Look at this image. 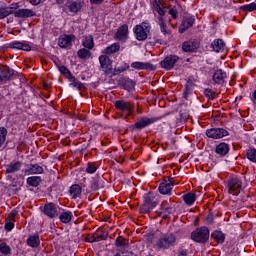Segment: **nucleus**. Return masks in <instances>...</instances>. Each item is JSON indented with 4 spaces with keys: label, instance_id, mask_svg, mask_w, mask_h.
<instances>
[{
    "label": "nucleus",
    "instance_id": "1",
    "mask_svg": "<svg viewBox=\"0 0 256 256\" xmlns=\"http://www.w3.org/2000/svg\"><path fill=\"white\" fill-rule=\"evenodd\" d=\"M152 5L155 11L158 13V16L156 17V23L159 25L161 33H163V35H171V31L167 29V14H165L163 4L157 0H154Z\"/></svg>",
    "mask_w": 256,
    "mask_h": 256
},
{
    "label": "nucleus",
    "instance_id": "2",
    "mask_svg": "<svg viewBox=\"0 0 256 256\" xmlns=\"http://www.w3.org/2000/svg\"><path fill=\"white\" fill-rule=\"evenodd\" d=\"M133 33L137 41H146L148 33H151V24L144 21L133 28Z\"/></svg>",
    "mask_w": 256,
    "mask_h": 256
},
{
    "label": "nucleus",
    "instance_id": "3",
    "mask_svg": "<svg viewBox=\"0 0 256 256\" xmlns=\"http://www.w3.org/2000/svg\"><path fill=\"white\" fill-rule=\"evenodd\" d=\"M176 244L177 236H175L173 233L164 234L156 242L158 249H169V247H175Z\"/></svg>",
    "mask_w": 256,
    "mask_h": 256
},
{
    "label": "nucleus",
    "instance_id": "4",
    "mask_svg": "<svg viewBox=\"0 0 256 256\" xmlns=\"http://www.w3.org/2000/svg\"><path fill=\"white\" fill-rule=\"evenodd\" d=\"M144 203L140 207V213H149L151 209L157 207V198H155V193L148 192L143 196Z\"/></svg>",
    "mask_w": 256,
    "mask_h": 256
},
{
    "label": "nucleus",
    "instance_id": "5",
    "mask_svg": "<svg viewBox=\"0 0 256 256\" xmlns=\"http://www.w3.org/2000/svg\"><path fill=\"white\" fill-rule=\"evenodd\" d=\"M192 241L196 243H207L209 241V228L202 226L191 233Z\"/></svg>",
    "mask_w": 256,
    "mask_h": 256
},
{
    "label": "nucleus",
    "instance_id": "6",
    "mask_svg": "<svg viewBox=\"0 0 256 256\" xmlns=\"http://www.w3.org/2000/svg\"><path fill=\"white\" fill-rule=\"evenodd\" d=\"M115 107L118 109V111H122V113L126 114L123 117V119H129V117H135V114H133V106L126 102L125 100H118L115 102Z\"/></svg>",
    "mask_w": 256,
    "mask_h": 256
},
{
    "label": "nucleus",
    "instance_id": "7",
    "mask_svg": "<svg viewBox=\"0 0 256 256\" xmlns=\"http://www.w3.org/2000/svg\"><path fill=\"white\" fill-rule=\"evenodd\" d=\"M157 121V118H149L146 116L139 117L134 125L132 126V129L135 131H141L145 129V127H149V125H153Z\"/></svg>",
    "mask_w": 256,
    "mask_h": 256
},
{
    "label": "nucleus",
    "instance_id": "8",
    "mask_svg": "<svg viewBox=\"0 0 256 256\" xmlns=\"http://www.w3.org/2000/svg\"><path fill=\"white\" fill-rule=\"evenodd\" d=\"M228 193L237 195L243 189V182L239 178H231L227 182Z\"/></svg>",
    "mask_w": 256,
    "mask_h": 256
},
{
    "label": "nucleus",
    "instance_id": "9",
    "mask_svg": "<svg viewBox=\"0 0 256 256\" xmlns=\"http://www.w3.org/2000/svg\"><path fill=\"white\" fill-rule=\"evenodd\" d=\"M99 63L104 75H111L113 71V61H111V58L107 55H100Z\"/></svg>",
    "mask_w": 256,
    "mask_h": 256
},
{
    "label": "nucleus",
    "instance_id": "10",
    "mask_svg": "<svg viewBox=\"0 0 256 256\" xmlns=\"http://www.w3.org/2000/svg\"><path fill=\"white\" fill-rule=\"evenodd\" d=\"M206 135L210 139H223V137L229 136V131L225 128H211L206 130Z\"/></svg>",
    "mask_w": 256,
    "mask_h": 256
},
{
    "label": "nucleus",
    "instance_id": "11",
    "mask_svg": "<svg viewBox=\"0 0 256 256\" xmlns=\"http://www.w3.org/2000/svg\"><path fill=\"white\" fill-rule=\"evenodd\" d=\"M43 213L49 219H55V217H59V206L53 202L47 203L44 205Z\"/></svg>",
    "mask_w": 256,
    "mask_h": 256
},
{
    "label": "nucleus",
    "instance_id": "12",
    "mask_svg": "<svg viewBox=\"0 0 256 256\" xmlns=\"http://www.w3.org/2000/svg\"><path fill=\"white\" fill-rule=\"evenodd\" d=\"M177 183L173 181V178H169L168 180H164L158 190L161 195H171V191H173V187H175Z\"/></svg>",
    "mask_w": 256,
    "mask_h": 256
},
{
    "label": "nucleus",
    "instance_id": "13",
    "mask_svg": "<svg viewBox=\"0 0 256 256\" xmlns=\"http://www.w3.org/2000/svg\"><path fill=\"white\" fill-rule=\"evenodd\" d=\"M179 61V56L177 55H169L166 56L162 62H160V65L162 69H166V71H171L175 67V64Z\"/></svg>",
    "mask_w": 256,
    "mask_h": 256
},
{
    "label": "nucleus",
    "instance_id": "14",
    "mask_svg": "<svg viewBox=\"0 0 256 256\" xmlns=\"http://www.w3.org/2000/svg\"><path fill=\"white\" fill-rule=\"evenodd\" d=\"M193 25H195V16L190 14L185 15L179 27V33H185V31H187V29H191Z\"/></svg>",
    "mask_w": 256,
    "mask_h": 256
},
{
    "label": "nucleus",
    "instance_id": "15",
    "mask_svg": "<svg viewBox=\"0 0 256 256\" xmlns=\"http://www.w3.org/2000/svg\"><path fill=\"white\" fill-rule=\"evenodd\" d=\"M114 39L125 43L129 39V26H127V24L120 26L114 36Z\"/></svg>",
    "mask_w": 256,
    "mask_h": 256
},
{
    "label": "nucleus",
    "instance_id": "16",
    "mask_svg": "<svg viewBox=\"0 0 256 256\" xmlns=\"http://www.w3.org/2000/svg\"><path fill=\"white\" fill-rule=\"evenodd\" d=\"M73 41H75V35H61L58 39V45L61 49H69L71 45H73Z\"/></svg>",
    "mask_w": 256,
    "mask_h": 256
},
{
    "label": "nucleus",
    "instance_id": "17",
    "mask_svg": "<svg viewBox=\"0 0 256 256\" xmlns=\"http://www.w3.org/2000/svg\"><path fill=\"white\" fill-rule=\"evenodd\" d=\"M15 75V70L8 66H1L0 67V82H5L11 80V77Z\"/></svg>",
    "mask_w": 256,
    "mask_h": 256
},
{
    "label": "nucleus",
    "instance_id": "18",
    "mask_svg": "<svg viewBox=\"0 0 256 256\" xmlns=\"http://www.w3.org/2000/svg\"><path fill=\"white\" fill-rule=\"evenodd\" d=\"M160 217H163L165 219L166 217H169L172 213H175V208L171 205H169V202L163 201L160 206Z\"/></svg>",
    "mask_w": 256,
    "mask_h": 256
},
{
    "label": "nucleus",
    "instance_id": "19",
    "mask_svg": "<svg viewBox=\"0 0 256 256\" xmlns=\"http://www.w3.org/2000/svg\"><path fill=\"white\" fill-rule=\"evenodd\" d=\"M8 49H18L19 51H31V45L28 42L13 41L8 44Z\"/></svg>",
    "mask_w": 256,
    "mask_h": 256
},
{
    "label": "nucleus",
    "instance_id": "20",
    "mask_svg": "<svg viewBox=\"0 0 256 256\" xmlns=\"http://www.w3.org/2000/svg\"><path fill=\"white\" fill-rule=\"evenodd\" d=\"M23 167L22 161H12L10 164L6 167V173L8 175H13L19 171H21V168Z\"/></svg>",
    "mask_w": 256,
    "mask_h": 256
},
{
    "label": "nucleus",
    "instance_id": "21",
    "mask_svg": "<svg viewBox=\"0 0 256 256\" xmlns=\"http://www.w3.org/2000/svg\"><path fill=\"white\" fill-rule=\"evenodd\" d=\"M199 41H186L182 44V49L185 53H193V51H197L199 49Z\"/></svg>",
    "mask_w": 256,
    "mask_h": 256
},
{
    "label": "nucleus",
    "instance_id": "22",
    "mask_svg": "<svg viewBox=\"0 0 256 256\" xmlns=\"http://www.w3.org/2000/svg\"><path fill=\"white\" fill-rule=\"evenodd\" d=\"M131 67L132 69H137L138 71H153L155 69V66L149 62H132Z\"/></svg>",
    "mask_w": 256,
    "mask_h": 256
},
{
    "label": "nucleus",
    "instance_id": "23",
    "mask_svg": "<svg viewBox=\"0 0 256 256\" xmlns=\"http://www.w3.org/2000/svg\"><path fill=\"white\" fill-rule=\"evenodd\" d=\"M25 175H41L43 173V167L39 164L27 165V169L23 170Z\"/></svg>",
    "mask_w": 256,
    "mask_h": 256
},
{
    "label": "nucleus",
    "instance_id": "24",
    "mask_svg": "<svg viewBox=\"0 0 256 256\" xmlns=\"http://www.w3.org/2000/svg\"><path fill=\"white\" fill-rule=\"evenodd\" d=\"M14 17L19 19H28L29 17H35V11L31 9H18L14 11Z\"/></svg>",
    "mask_w": 256,
    "mask_h": 256
},
{
    "label": "nucleus",
    "instance_id": "25",
    "mask_svg": "<svg viewBox=\"0 0 256 256\" xmlns=\"http://www.w3.org/2000/svg\"><path fill=\"white\" fill-rule=\"evenodd\" d=\"M225 79H227V73L225 71L218 69L214 72L213 81L217 85H223V83H225Z\"/></svg>",
    "mask_w": 256,
    "mask_h": 256
},
{
    "label": "nucleus",
    "instance_id": "26",
    "mask_svg": "<svg viewBox=\"0 0 256 256\" xmlns=\"http://www.w3.org/2000/svg\"><path fill=\"white\" fill-rule=\"evenodd\" d=\"M13 9H19V4H12L11 7L0 8V19L13 15Z\"/></svg>",
    "mask_w": 256,
    "mask_h": 256
},
{
    "label": "nucleus",
    "instance_id": "27",
    "mask_svg": "<svg viewBox=\"0 0 256 256\" xmlns=\"http://www.w3.org/2000/svg\"><path fill=\"white\" fill-rule=\"evenodd\" d=\"M229 144L222 142L216 146L215 153L220 157H225V155L229 154Z\"/></svg>",
    "mask_w": 256,
    "mask_h": 256
},
{
    "label": "nucleus",
    "instance_id": "28",
    "mask_svg": "<svg viewBox=\"0 0 256 256\" xmlns=\"http://www.w3.org/2000/svg\"><path fill=\"white\" fill-rule=\"evenodd\" d=\"M210 47L215 53H221L225 49V42L218 38L211 43Z\"/></svg>",
    "mask_w": 256,
    "mask_h": 256
},
{
    "label": "nucleus",
    "instance_id": "29",
    "mask_svg": "<svg viewBox=\"0 0 256 256\" xmlns=\"http://www.w3.org/2000/svg\"><path fill=\"white\" fill-rule=\"evenodd\" d=\"M40 243L41 242L39 240V234L31 235L27 239V245H29V247H32L33 249H37V247H39Z\"/></svg>",
    "mask_w": 256,
    "mask_h": 256
},
{
    "label": "nucleus",
    "instance_id": "30",
    "mask_svg": "<svg viewBox=\"0 0 256 256\" xmlns=\"http://www.w3.org/2000/svg\"><path fill=\"white\" fill-rule=\"evenodd\" d=\"M121 49V45L119 43H113L110 46L106 47L103 50L104 55H113L114 53H118V51Z\"/></svg>",
    "mask_w": 256,
    "mask_h": 256
},
{
    "label": "nucleus",
    "instance_id": "31",
    "mask_svg": "<svg viewBox=\"0 0 256 256\" xmlns=\"http://www.w3.org/2000/svg\"><path fill=\"white\" fill-rule=\"evenodd\" d=\"M82 45L83 47H85V49H88V50L93 49L95 47V41L93 40V36L91 35L85 36L82 39Z\"/></svg>",
    "mask_w": 256,
    "mask_h": 256
},
{
    "label": "nucleus",
    "instance_id": "32",
    "mask_svg": "<svg viewBox=\"0 0 256 256\" xmlns=\"http://www.w3.org/2000/svg\"><path fill=\"white\" fill-rule=\"evenodd\" d=\"M182 199L186 203V205L191 206V205H193V203H195V201H197V195L189 192V193L183 195Z\"/></svg>",
    "mask_w": 256,
    "mask_h": 256
},
{
    "label": "nucleus",
    "instance_id": "33",
    "mask_svg": "<svg viewBox=\"0 0 256 256\" xmlns=\"http://www.w3.org/2000/svg\"><path fill=\"white\" fill-rule=\"evenodd\" d=\"M81 186L79 184H74L70 187V195L72 199H77V197H81Z\"/></svg>",
    "mask_w": 256,
    "mask_h": 256
},
{
    "label": "nucleus",
    "instance_id": "34",
    "mask_svg": "<svg viewBox=\"0 0 256 256\" xmlns=\"http://www.w3.org/2000/svg\"><path fill=\"white\" fill-rule=\"evenodd\" d=\"M59 219L61 221V223H71V220L73 219V212L71 211H66V212H62L59 215Z\"/></svg>",
    "mask_w": 256,
    "mask_h": 256
},
{
    "label": "nucleus",
    "instance_id": "35",
    "mask_svg": "<svg viewBox=\"0 0 256 256\" xmlns=\"http://www.w3.org/2000/svg\"><path fill=\"white\" fill-rule=\"evenodd\" d=\"M27 185L30 187H39L41 183V177L39 176H30L26 180Z\"/></svg>",
    "mask_w": 256,
    "mask_h": 256
},
{
    "label": "nucleus",
    "instance_id": "36",
    "mask_svg": "<svg viewBox=\"0 0 256 256\" xmlns=\"http://www.w3.org/2000/svg\"><path fill=\"white\" fill-rule=\"evenodd\" d=\"M94 233L96 235V243H99V241H107L109 237V232L105 230H98Z\"/></svg>",
    "mask_w": 256,
    "mask_h": 256
},
{
    "label": "nucleus",
    "instance_id": "37",
    "mask_svg": "<svg viewBox=\"0 0 256 256\" xmlns=\"http://www.w3.org/2000/svg\"><path fill=\"white\" fill-rule=\"evenodd\" d=\"M70 13H79L81 11V2L79 1H74L70 2L68 5Z\"/></svg>",
    "mask_w": 256,
    "mask_h": 256
},
{
    "label": "nucleus",
    "instance_id": "38",
    "mask_svg": "<svg viewBox=\"0 0 256 256\" xmlns=\"http://www.w3.org/2000/svg\"><path fill=\"white\" fill-rule=\"evenodd\" d=\"M77 55L80 59H90L91 51L89 49L81 48L78 50Z\"/></svg>",
    "mask_w": 256,
    "mask_h": 256
},
{
    "label": "nucleus",
    "instance_id": "39",
    "mask_svg": "<svg viewBox=\"0 0 256 256\" xmlns=\"http://www.w3.org/2000/svg\"><path fill=\"white\" fill-rule=\"evenodd\" d=\"M129 67H130L129 64L124 62L118 68H114L112 75L115 76V75H120V73H125V71H128Z\"/></svg>",
    "mask_w": 256,
    "mask_h": 256
},
{
    "label": "nucleus",
    "instance_id": "40",
    "mask_svg": "<svg viewBox=\"0 0 256 256\" xmlns=\"http://www.w3.org/2000/svg\"><path fill=\"white\" fill-rule=\"evenodd\" d=\"M212 238L215 239V241H217V243H224L225 234H223V232H221V231L216 230L212 233Z\"/></svg>",
    "mask_w": 256,
    "mask_h": 256
},
{
    "label": "nucleus",
    "instance_id": "41",
    "mask_svg": "<svg viewBox=\"0 0 256 256\" xmlns=\"http://www.w3.org/2000/svg\"><path fill=\"white\" fill-rule=\"evenodd\" d=\"M246 157L252 163H256V149L250 148V149L246 150Z\"/></svg>",
    "mask_w": 256,
    "mask_h": 256
},
{
    "label": "nucleus",
    "instance_id": "42",
    "mask_svg": "<svg viewBox=\"0 0 256 256\" xmlns=\"http://www.w3.org/2000/svg\"><path fill=\"white\" fill-rule=\"evenodd\" d=\"M7 140V129L5 127H0V149L5 144Z\"/></svg>",
    "mask_w": 256,
    "mask_h": 256
},
{
    "label": "nucleus",
    "instance_id": "43",
    "mask_svg": "<svg viewBox=\"0 0 256 256\" xmlns=\"http://www.w3.org/2000/svg\"><path fill=\"white\" fill-rule=\"evenodd\" d=\"M103 180L95 179L91 185L92 191H99V189H103Z\"/></svg>",
    "mask_w": 256,
    "mask_h": 256
},
{
    "label": "nucleus",
    "instance_id": "44",
    "mask_svg": "<svg viewBox=\"0 0 256 256\" xmlns=\"http://www.w3.org/2000/svg\"><path fill=\"white\" fill-rule=\"evenodd\" d=\"M0 252L2 255H11V246L7 245L5 242H2L0 244Z\"/></svg>",
    "mask_w": 256,
    "mask_h": 256
},
{
    "label": "nucleus",
    "instance_id": "45",
    "mask_svg": "<svg viewBox=\"0 0 256 256\" xmlns=\"http://www.w3.org/2000/svg\"><path fill=\"white\" fill-rule=\"evenodd\" d=\"M97 169H98L97 163H95V162L88 163V166L86 168V173L93 175V173H95V171H97Z\"/></svg>",
    "mask_w": 256,
    "mask_h": 256
},
{
    "label": "nucleus",
    "instance_id": "46",
    "mask_svg": "<svg viewBox=\"0 0 256 256\" xmlns=\"http://www.w3.org/2000/svg\"><path fill=\"white\" fill-rule=\"evenodd\" d=\"M242 11H256V3L246 4L240 7Z\"/></svg>",
    "mask_w": 256,
    "mask_h": 256
},
{
    "label": "nucleus",
    "instance_id": "47",
    "mask_svg": "<svg viewBox=\"0 0 256 256\" xmlns=\"http://www.w3.org/2000/svg\"><path fill=\"white\" fill-rule=\"evenodd\" d=\"M204 95L205 97H207L208 99H210L211 101H213V99H215V91H213L210 88H206L204 90Z\"/></svg>",
    "mask_w": 256,
    "mask_h": 256
},
{
    "label": "nucleus",
    "instance_id": "48",
    "mask_svg": "<svg viewBox=\"0 0 256 256\" xmlns=\"http://www.w3.org/2000/svg\"><path fill=\"white\" fill-rule=\"evenodd\" d=\"M87 243H97L95 232L86 236Z\"/></svg>",
    "mask_w": 256,
    "mask_h": 256
},
{
    "label": "nucleus",
    "instance_id": "49",
    "mask_svg": "<svg viewBox=\"0 0 256 256\" xmlns=\"http://www.w3.org/2000/svg\"><path fill=\"white\" fill-rule=\"evenodd\" d=\"M169 15H171L172 19H177V17H179V12L177 9L171 8L169 10Z\"/></svg>",
    "mask_w": 256,
    "mask_h": 256
},
{
    "label": "nucleus",
    "instance_id": "50",
    "mask_svg": "<svg viewBox=\"0 0 256 256\" xmlns=\"http://www.w3.org/2000/svg\"><path fill=\"white\" fill-rule=\"evenodd\" d=\"M123 245H125V238L119 236V237L116 239V246H117V247H123Z\"/></svg>",
    "mask_w": 256,
    "mask_h": 256
},
{
    "label": "nucleus",
    "instance_id": "51",
    "mask_svg": "<svg viewBox=\"0 0 256 256\" xmlns=\"http://www.w3.org/2000/svg\"><path fill=\"white\" fill-rule=\"evenodd\" d=\"M59 71L63 75H70L71 76V71H69L68 68L65 67V66H59Z\"/></svg>",
    "mask_w": 256,
    "mask_h": 256
},
{
    "label": "nucleus",
    "instance_id": "52",
    "mask_svg": "<svg viewBox=\"0 0 256 256\" xmlns=\"http://www.w3.org/2000/svg\"><path fill=\"white\" fill-rule=\"evenodd\" d=\"M72 87H75L76 89H79L81 91L83 89V83L74 81L70 84Z\"/></svg>",
    "mask_w": 256,
    "mask_h": 256
},
{
    "label": "nucleus",
    "instance_id": "53",
    "mask_svg": "<svg viewBox=\"0 0 256 256\" xmlns=\"http://www.w3.org/2000/svg\"><path fill=\"white\" fill-rule=\"evenodd\" d=\"M17 213H19L17 210H12L11 213L9 214V219L10 222H14L15 221V217H17Z\"/></svg>",
    "mask_w": 256,
    "mask_h": 256
},
{
    "label": "nucleus",
    "instance_id": "54",
    "mask_svg": "<svg viewBox=\"0 0 256 256\" xmlns=\"http://www.w3.org/2000/svg\"><path fill=\"white\" fill-rule=\"evenodd\" d=\"M206 222L209 224V225H213V223L215 222V218L213 216V214H209L206 218Z\"/></svg>",
    "mask_w": 256,
    "mask_h": 256
},
{
    "label": "nucleus",
    "instance_id": "55",
    "mask_svg": "<svg viewBox=\"0 0 256 256\" xmlns=\"http://www.w3.org/2000/svg\"><path fill=\"white\" fill-rule=\"evenodd\" d=\"M15 227V223H13V222H7L6 224H5V229H6V231H12V229Z\"/></svg>",
    "mask_w": 256,
    "mask_h": 256
},
{
    "label": "nucleus",
    "instance_id": "56",
    "mask_svg": "<svg viewBox=\"0 0 256 256\" xmlns=\"http://www.w3.org/2000/svg\"><path fill=\"white\" fill-rule=\"evenodd\" d=\"M191 93V86L189 84H186L185 90H184V97L187 98V95Z\"/></svg>",
    "mask_w": 256,
    "mask_h": 256
},
{
    "label": "nucleus",
    "instance_id": "57",
    "mask_svg": "<svg viewBox=\"0 0 256 256\" xmlns=\"http://www.w3.org/2000/svg\"><path fill=\"white\" fill-rule=\"evenodd\" d=\"M46 0H30L31 5H39L45 3Z\"/></svg>",
    "mask_w": 256,
    "mask_h": 256
},
{
    "label": "nucleus",
    "instance_id": "58",
    "mask_svg": "<svg viewBox=\"0 0 256 256\" xmlns=\"http://www.w3.org/2000/svg\"><path fill=\"white\" fill-rule=\"evenodd\" d=\"M105 0H90V3H94V5H101Z\"/></svg>",
    "mask_w": 256,
    "mask_h": 256
},
{
    "label": "nucleus",
    "instance_id": "59",
    "mask_svg": "<svg viewBox=\"0 0 256 256\" xmlns=\"http://www.w3.org/2000/svg\"><path fill=\"white\" fill-rule=\"evenodd\" d=\"M57 5H63L65 3V0H56Z\"/></svg>",
    "mask_w": 256,
    "mask_h": 256
},
{
    "label": "nucleus",
    "instance_id": "60",
    "mask_svg": "<svg viewBox=\"0 0 256 256\" xmlns=\"http://www.w3.org/2000/svg\"><path fill=\"white\" fill-rule=\"evenodd\" d=\"M44 89H49V84L44 83Z\"/></svg>",
    "mask_w": 256,
    "mask_h": 256
},
{
    "label": "nucleus",
    "instance_id": "61",
    "mask_svg": "<svg viewBox=\"0 0 256 256\" xmlns=\"http://www.w3.org/2000/svg\"><path fill=\"white\" fill-rule=\"evenodd\" d=\"M72 80L75 81V78L72 77Z\"/></svg>",
    "mask_w": 256,
    "mask_h": 256
},
{
    "label": "nucleus",
    "instance_id": "62",
    "mask_svg": "<svg viewBox=\"0 0 256 256\" xmlns=\"http://www.w3.org/2000/svg\"><path fill=\"white\" fill-rule=\"evenodd\" d=\"M138 113H141V111L138 110Z\"/></svg>",
    "mask_w": 256,
    "mask_h": 256
}]
</instances>
